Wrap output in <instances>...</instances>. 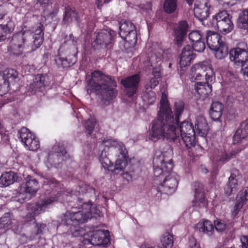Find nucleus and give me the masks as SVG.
<instances>
[{"label": "nucleus", "instance_id": "obj_1", "mask_svg": "<svg viewBox=\"0 0 248 248\" xmlns=\"http://www.w3.org/2000/svg\"><path fill=\"white\" fill-rule=\"evenodd\" d=\"M160 105L158 117L151 123L148 138L154 142L165 139L173 142H178L179 133L176 132V125L173 123L172 111L164 93L162 95Z\"/></svg>", "mask_w": 248, "mask_h": 248}, {"label": "nucleus", "instance_id": "obj_2", "mask_svg": "<svg viewBox=\"0 0 248 248\" xmlns=\"http://www.w3.org/2000/svg\"><path fill=\"white\" fill-rule=\"evenodd\" d=\"M81 210L77 212L67 211L59 217L57 220V229L64 228L65 231L70 232L75 237L84 234V231L76 226L78 223H83L88 219L96 217L99 211L92 207L91 202H84L82 205Z\"/></svg>", "mask_w": 248, "mask_h": 248}, {"label": "nucleus", "instance_id": "obj_3", "mask_svg": "<svg viewBox=\"0 0 248 248\" xmlns=\"http://www.w3.org/2000/svg\"><path fill=\"white\" fill-rule=\"evenodd\" d=\"M116 82L111 77L107 76L100 71H95L92 73V78L87 86L89 93L94 92L99 94L104 103H109L117 95Z\"/></svg>", "mask_w": 248, "mask_h": 248}, {"label": "nucleus", "instance_id": "obj_4", "mask_svg": "<svg viewBox=\"0 0 248 248\" xmlns=\"http://www.w3.org/2000/svg\"><path fill=\"white\" fill-rule=\"evenodd\" d=\"M67 40L68 45H62L59 49V54L55 58V62L59 68H65L73 65L76 62L78 52L76 41L72 34Z\"/></svg>", "mask_w": 248, "mask_h": 248}, {"label": "nucleus", "instance_id": "obj_5", "mask_svg": "<svg viewBox=\"0 0 248 248\" xmlns=\"http://www.w3.org/2000/svg\"><path fill=\"white\" fill-rule=\"evenodd\" d=\"M30 37V32L26 31L14 34L9 42L8 51L17 56L22 55L25 50L31 52V43H29Z\"/></svg>", "mask_w": 248, "mask_h": 248}, {"label": "nucleus", "instance_id": "obj_6", "mask_svg": "<svg viewBox=\"0 0 248 248\" xmlns=\"http://www.w3.org/2000/svg\"><path fill=\"white\" fill-rule=\"evenodd\" d=\"M176 132L179 133V139L178 142H174L177 145L180 143V140L182 139L187 148H190L195 146L196 132L191 123L186 121L182 122L180 125L177 123Z\"/></svg>", "mask_w": 248, "mask_h": 248}, {"label": "nucleus", "instance_id": "obj_7", "mask_svg": "<svg viewBox=\"0 0 248 248\" xmlns=\"http://www.w3.org/2000/svg\"><path fill=\"white\" fill-rule=\"evenodd\" d=\"M231 18L230 15L226 11H220L213 17L212 26L220 32H230L233 27Z\"/></svg>", "mask_w": 248, "mask_h": 248}, {"label": "nucleus", "instance_id": "obj_8", "mask_svg": "<svg viewBox=\"0 0 248 248\" xmlns=\"http://www.w3.org/2000/svg\"><path fill=\"white\" fill-rule=\"evenodd\" d=\"M116 32L111 29L102 30L98 32L92 43L95 49L110 48L113 46Z\"/></svg>", "mask_w": 248, "mask_h": 248}, {"label": "nucleus", "instance_id": "obj_9", "mask_svg": "<svg viewBox=\"0 0 248 248\" xmlns=\"http://www.w3.org/2000/svg\"><path fill=\"white\" fill-rule=\"evenodd\" d=\"M155 176L160 177L161 175H166L169 173L173 168V164L171 158H166L164 155L161 154L153 158Z\"/></svg>", "mask_w": 248, "mask_h": 248}, {"label": "nucleus", "instance_id": "obj_10", "mask_svg": "<svg viewBox=\"0 0 248 248\" xmlns=\"http://www.w3.org/2000/svg\"><path fill=\"white\" fill-rule=\"evenodd\" d=\"M229 54L230 59L235 68L248 64V47L246 45L243 47L237 46L231 49Z\"/></svg>", "mask_w": 248, "mask_h": 248}, {"label": "nucleus", "instance_id": "obj_11", "mask_svg": "<svg viewBox=\"0 0 248 248\" xmlns=\"http://www.w3.org/2000/svg\"><path fill=\"white\" fill-rule=\"evenodd\" d=\"M119 35L131 44L137 42V35L134 24L129 21H123L120 25Z\"/></svg>", "mask_w": 248, "mask_h": 248}, {"label": "nucleus", "instance_id": "obj_12", "mask_svg": "<svg viewBox=\"0 0 248 248\" xmlns=\"http://www.w3.org/2000/svg\"><path fill=\"white\" fill-rule=\"evenodd\" d=\"M168 174L163 182L158 186L157 191L161 193L171 194L176 189L179 176L175 173L171 171Z\"/></svg>", "mask_w": 248, "mask_h": 248}, {"label": "nucleus", "instance_id": "obj_13", "mask_svg": "<svg viewBox=\"0 0 248 248\" xmlns=\"http://www.w3.org/2000/svg\"><path fill=\"white\" fill-rule=\"evenodd\" d=\"M19 138L21 141L28 149L31 151H36L40 147L38 140L29 130L26 127H22L18 131Z\"/></svg>", "mask_w": 248, "mask_h": 248}, {"label": "nucleus", "instance_id": "obj_14", "mask_svg": "<svg viewBox=\"0 0 248 248\" xmlns=\"http://www.w3.org/2000/svg\"><path fill=\"white\" fill-rule=\"evenodd\" d=\"M108 232V230L102 231L100 230L89 232L87 235L89 238L85 237V244H86V242H87L95 246L107 245L109 241V238L107 236Z\"/></svg>", "mask_w": 248, "mask_h": 248}, {"label": "nucleus", "instance_id": "obj_15", "mask_svg": "<svg viewBox=\"0 0 248 248\" xmlns=\"http://www.w3.org/2000/svg\"><path fill=\"white\" fill-rule=\"evenodd\" d=\"M211 4L209 0H196L194 4V15L199 20L207 19L210 15Z\"/></svg>", "mask_w": 248, "mask_h": 248}, {"label": "nucleus", "instance_id": "obj_16", "mask_svg": "<svg viewBox=\"0 0 248 248\" xmlns=\"http://www.w3.org/2000/svg\"><path fill=\"white\" fill-rule=\"evenodd\" d=\"M140 79V74H137L121 80L122 85L127 89L126 94L128 97L132 96L137 93Z\"/></svg>", "mask_w": 248, "mask_h": 248}, {"label": "nucleus", "instance_id": "obj_17", "mask_svg": "<svg viewBox=\"0 0 248 248\" xmlns=\"http://www.w3.org/2000/svg\"><path fill=\"white\" fill-rule=\"evenodd\" d=\"M194 72L204 74L207 82H213L215 79L213 70L207 62L194 64L191 69L190 73Z\"/></svg>", "mask_w": 248, "mask_h": 248}, {"label": "nucleus", "instance_id": "obj_18", "mask_svg": "<svg viewBox=\"0 0 248 248\" xmlns=\"http://www.w3.org/2000/svg\"><path fill=\"white\" fill-rule=\"evenodd\" d=\"M44 25L41 23H38L32 28L33 34L30 37L33 39L31 43L30 51H34L42 44L44 40Z\"/></svg>", "mask_w": 248, "mask_h": 248}, {"label": "nucleus", "instance_id": "obj_19", "mask_svg": "<svg viewBox=\"0 0 248 248\" xmlns=\"http://www.w3.org/2000/svg\"><path fill=\"white\" fill-rule=\"evenodd\" d=\"M57 200V197L44 198L38 201L36 204H30L28 206V210L31 218L44 212L48 204Z\"/></svg>", "mask_w": 248, "mask_h": 248}, {"label": "nucleus", "instance_id": "obj_20", "mask_svg": "<svg viewBox=\"0 0 248 248\" xmlns=\"http://www.w3.org/2000/svg\"><path fill=\"white\" fill-rule=\"evenodd\" d=\"M188 25L186 21H181L178 22L175 28L174 32V43L178 47L182 46L188 31Z\"/></svg>", "mask_w": 248, "mask_h": 248}, {"label": "nucleus", "instance_id": "obj_21", "mask_svg": "<svg viewBox=\"0 0 248 248\" xmlns=\"http://www.w3.org/2000/svg\"><path fill=\"white\" fill-rule=\"evenodd\" d=\"M48 77L46 75H37L29 86V91L34 93L37 91L43 92L48 82Z\"/></svg>", "mask_w": 248, "mask_h": 248}, {"label": "nucleus", "instance_id": "obj_22", "mask_svg": "<svg viewBox=\"0 0 248 248\" xmlns=\"http://www.w3.org/2000/svg\"><path fill=\"white\" fill-rule=\"evenodd\" d=\"M195 200L193 201V206L195 207H204L206 205V201L203 194V187L202 184L199 182L194 183Z\"/></svg>", "mask_w": 248, "mask_h": 248}, {"label": "nucleus", "instance_id": "obj_23", "mask_svg": "<svg viewBox=\"0 0 248 248\" xmlns=\"http://www.w3.org/2000/svg\"><path fill=\"white\" fill-rule=\"evenodd\" d=\"M239 177V171L235 169H232L227 185L225 188V192L226 195H230L237 191Z\"/></svg>", "mask_w": 248, "mask_h": 248}, {"label": "nucleus", "instance_id": "obj_24", "mask_svg": "<svg viewBox=\"0 0 248 248\" xmlns=\"http://www.w3.org/2000/svg\"><path fill=\"white\" fill-rule=\"evenodd\" d=\"M195 55L191 46L186 45L182 49L180 56L181 67H185L190 65L191 61L194 59Z\"/></svg>", "mask_w": 248, "mask_h": 248}, {"label": "nucleus", "instance_id": "obj_25", "mask_svg": "<svg viewBox=\"0 0 248 248\" xmlns=\"http://www.w3.org/2000/svg\"><path fill=\"white\" fill-rule=\"evenodd\" d=\"M26 181L24 192L29 195V197L26 198L30 199L31 197L35 195L39 186L37 181L31 176H28Z\"/></svg>", "mask_w": 248, "mask_h": 248}, {"label": "nucleus", "instance_id": "obj_26", "mask_svg": "<svg viewBox=\"0 0 248 248\" xmlns=\"http://www.w3.org/2000/svg\"><path fill=\"white\" fill-rule=\"evenodd\" d=\"M206 39L210 49H216L218 45L224 42L222 36L219 33L211 31H207Z\"/></svg>", "mask_w": 248, "mask_h": 248}, {"label": "nucleus", "instance_id": "obj_27", "mask_svg": "<svg viewBox=\"0 0 248 248\" xmlns=\"http://www.w3.org/2000/svg\"><path fill=\"white\" fill-rule=\"evenodd\" d=\"M248 138V119L243 121L233 137V143H239L241 140Z\"/></svg>", "mask_w": 248, "mask_h": 248}, {"label": "nucleus", "instance_id": "obj_28", "mask_svg": "<svg viewBox=\"0 0 248 248\" xmlns=\"http://www.w3.org/2000/svg\"><path fill=\"white\" fill-rule=\"evenodd\" d=\"M248 200V187H246L239 192L237 197L236 203L233 208L232 214L234 215H236L240 210L242 208L243 205L246 203V202Z\"/></svg>", "mask_w": 248, "mask_h": 248}, {"label": "nucleus", "instance_id": "obj_29", "mask_svg": "<svg viewBox=\"0 0 248 248\" xmlns=\"http://www.w3.org/2000/svg\"><path fill=\"white\" fill-rule=\"evenodd\" d=\"M196 132L202 137H205L208 130V126L205 119L202 116H197L195 124Z\"/></svg>", "mask_w": 248, "mask_h": 248}, {"label": "nucleus", "instance_id": "obj_30", "mask_svg": "<svg viewBox=\"0 0 248 248\" xmlns=\"http://www.w3.org/2000/svg\"><path fill=\"white\" fill-rule=\"evenodd\" d=\"M20 179L13 171L4 172L0 177V187L7 186L15 181H19Z\"/></svg>", "mask_w": 248, "mask_h": 248}, {"label": "nucleus", "instance_id": "obj_31", "mask_svg": "<svg viewBox=\"0 0 248 248\" xmlns=\"http://www.w3.org/2000/svg\"><path fill=\"white\" fill-rule=\"evenodd\" d=\"M212 82H199L194 85V89L198 94L203 98L206 97L212 92Z\"/></svg>", "mask_w": 248, "mask_h": 248}, {"label": "nucleus", "instance_id": "obj_32", "mask_svg": "<svg viewBox=\"0 0 248 248\" xmlns=\"http://www.w3.org/2000/svg\"><path fill=\"white\" fill-rule=\"evenodd\" d=\"M223 105L222 103L216 101L212 103L210 106L209 114L214 121L218 120L222 115Z\"/></svg>", "mask_w": 248, "mask_h": 248}, {"label": "nucleus", "instance_id": "obj_33", "mask_svg": "<svg viewBox=\"0 0 248 248\" xmlns=\"http://www.w3.org/2000/svg\"><path fill=\"white\" fill-rule=\"evenodd\" d=\"M5 83H8V88L10 85H14L18 79V73L14 69L5 70L2 74Z\"/></svg>", "mask_w": 248, "mask_h": 248}, {"label": "nucleus", "instance_id": "obj_34", "mask_svg": "<svg viewBox=\"0 0 248 248\" xmlns=\"http://www.w3.org/2000/svg\"><path fill=\"white\" fill-rule=\"evenodd\" d=\"M78 13L75 9L71 8L69 6L65 7L63 17V22L65 24H69L73 20L78 21Z\"/></svg>", "mask_w": 248, "mask_h": 248}, {"label": "nucleus", "instance_id": "obj_35", "mask_svg": "<svg viewBox=\"0 0 248 248\" xmlns=\"http://www.w3.org/2000/svg\"><path fill=\"white\" fill-rule=\"evenodd\" d=\"M197 227L199 231L209 236L212 235L214 232V225L209 220H205L202 222H199Z\"/></svg>", "mask_w": 248, "mask_h": 248}, {"label": "nucleus", "instance_id": "obj_36", "mask_svg": "<svg viewBox=\"0 0 248 248\" xmlns=\"http://www.w3.org/2000/svg\"><path fill=\"white\" fill-rule=\"evenodd\" d=\"M214 51L216 58L221 60L225 58L228 54V48L224 42L218 45L216 49H212Z\"/></svg>", "mask_w": 248, "mask_h": 248}, {"label": "nucleus", "instance_id": "obj_37", "mask_svg": "<svg viewBox=\"0 0 248 248\" xmlns=\"http://www.w3.org/2000/svg\"><path fill=\"white\" fill-rule=\"evenodd\" d=\"M14 28L15 24L10 16L7 17L6 19L3 20L1 24H0V29L3 33H5L6 36L7 34L12 33Z\"/></svg>", "mask_w": 248, "mask_h": 248}, {"label": "nucleus", "instance_id": "obj_38", "mask_svg": "<svg viewBox=\"0 0 248 248\" xmlns=\"http://www.w3.org/2000/svg\"><path fill=\"white\" fill-rule=\"evenodd\" d=\"M125 152L126 151H124V153L120 152L122 155V158L118 159L116 161L114 169H112L111 171L117 173L124 171L127 164Z\"/></svg>", "mask_w": 248, "mask_h": 248}, {"label": "nucleus", "instance_id": "obj_39", "mask_svg": "<svg viewBox=\"0 0 248 248\" xmlns=\"http://www.w3.org/2000/svg\"><path fill=\"white\" fill-rule=\"evenodd\" d=\"M161 247L160 248H172L173 245V236L169 233L165 232L160 238Z\"/></svg>", "mask_w": 248, "mask_h": 248}, {"label": "nucleus", "instance_id": "obj_40", "mask_svg": "<svg viewBox=\"0 0 248 248\" xmlns=\"http://www.w3.org/2000/svg\"><path fill=\"white\" fill-rule=\"evenodd\" d=\"M13 220L14 219L12 214L10 213H5L0 218V229H3L8 228L13 224Z\"/></svg>", "mask_w": 248, "mask_h": 248}, {"label": "nucleus", "instance_id": "obj_41", "mask_svg": "<svg viewBox=\"0 0 248 248\" xmlns=\"http://www.w3.org/2000/svg\"><path fill=\"white\" fill-rule=\"evenodd\" d=\"M177 8V0H165L163 10L168 14L174 13Z\"/></svg>", "mask_w": 248, "mask_h": 248}, {"label": "nucleus", "instance_id": "obj_42", "mask_svg": "<svg viewBox=\"0 0 248 248\" xmlns=\"http://www.w3.org/2000/svg\"><path fill=\"white\" fill-rule=\"evenodd\" d=\"M238 26L240 28L248 31V9L243 10L240 15Z\"/></svg>", "mask_w": 248, "mask_h": 248}, {"label": "nucleus", "instance_id": "obj_43", "mask_svg": "<svg viewBox=\"0 0 248 248\" xmlns=\"http://www.w3.org/2000/svg\"><path fill=\"white\" fill-rule=\"evenodd\" d=\"M184 110V103L182 101L176 102L174 104L175 118L173 117V123L176 125L179 121V117Z\"/></svg>", "mask_w": 248, "mask_h": 248}, {"label": "nucleus", "instance_id": "obj_44", "mask_svg": "<svg viewBox=\"0 0 248 248\" xmlns=\"http://www.w3.org/2000/svg\"><path fill=\"white\" fill-rule=\"evenodd\" d=\"M103 144L105 146L108 148L114 147L118 148L120 152L124 153V151H126L124 145L122 142H119L118 141L114 140L109 139L105 140L104 141Z\"/></svg>", "mask_w": 248, "mask_h": 248}, {"label": "nucleus", "instance_id": "obj_45", "mask_svg": "<svg viewBox=\"0 0 248 248\" xmlns=\"http://www.w3.org/2000/svg\"><path fill=\"white\" fill-rule=\"evenodd\" d=\"M99 161L105 169H108L109 171L112 170V165L107 156L106 152L102 151L99 157Z\"/></svg>", "mask_w": 248, "mask_h": 248}, {"label": "nucleus", "instance_id": "obj_46", "mask_svg": "<svg viewBox=\"0 0 248 248\" xmlns=\"http://www.w3.org/2000/svg\"><path fill=\"white\" fill-rule=\"evenodd\" d=\"M188 38L191 45L204 39L200 31H191L188 34Z\"/></svg>", "mask_w": 248, "mask_h": 248}, {"label": "nucleus", "instance_id": "obj_47", "mask_svg": "<svg viewBox=\"0 0 248 248\" xmlns=\"http://www.w3.org/2000/svg\"><path fill=\"white\" fill-rule=\"evenodd\" d=\"M235 152L231 153L230 154L228 155L226 152H218V154L215 157V159L216 161H219L221 162H226L230 159L233 155H235Z\"/></svg>", "mask_w": 248, "mask_h": 248}, {"label": "nucleus", "instance_id": "obj_48", "mask_svg": "<svg viewBox=\"0 0 248 248\" xmlns=\"http://www.w3.org/2000/svg\"><path fill=\"white\" fill-rule=\"evenodd\" d=\"M96 124V121L93 118H91L86 121L85 127L86 132L88 135H91Z\"/></svg>", "mask_w": 248, "mask_h": 248}, {"label": "nucleus", "instance_id": "obj_49", "mask_svg": "<svg viewBox=\"0 0 248 248\" xmlns=\"http://www.w3.org/2000/svg\"><path fill=\"white\" fill-rule=\"evenodd\" d=\"M143 99L147 104H152L155 101V94L154 92L149 91L144 94Z\"/></svg>", "mask_w": 248, "mask_h": 248}, {"label": "nucleus", "instance_id": "obj_50", "mask_svg": "<svg viewBox=\"0 0 248 248\" xmlns=\"http://www.w3.org/2000/svg\"><path fill=\"white\" fill-rule=\"evenodd\" d=\"M192 48L193 50L201 52H202L205 48V44L204 42V39L201 40L195 43L192 44Z\"/></svg>", "mask_w": 248, "mask_h": 248}, {"label": "nucleus", "instance_id": "obj_51", "mask_svg": "<svg viewBox=\"0 0 248 248\" xmlns=\"http://www.w3.org/2000/svg\"><path fill=\"white\" fill-rule=\"evenodd\" d=\"M214 226L217 231L222 232L225 230L226 224L223 220L217 219L214 221Z\"/></svg>", "mask_w": 248, "mask_h": 248}, {"label": "nucleus", "instance_id": "obj_52", "mask_svg": "<svg viewBox=\"0 0 248 248\" xmlns=\"http://www.w3.org/2000/svg\"><path fill=\"white\" fill-rule=\"evenodd\" d=\"M8 91V83H5L2 74L0 73V93H5Z\"/></svg>", "mask_w": 248, "mask_h": 248}, {"label": "nucleus", "instance_id": "obj_53", "mask_svg": "<svg viewBox=\"0 0 248 248\" xmlns=\"http://www.w3.org/2000/svg\"><path fill=\"white\" fill-rule=\"evenodd\" d=\"M158 78H151L148 84L145 85L146 90L155 88L158 84Z\"/></svg>", "mask_w": 248, "mask_h": 248}, {"label": "nucleus", "instance_id": "obj_54", "mask_svg": "<svg viewBox=\"0 0 248 248\" xmlns=\"http://www.w3.org/2000/svg\"><path fill=\"white\" fill-rule=\"evenodd\" d=\"M46 186H49L51 188H57L59 186V183L54 178H50L45 182Z\"/></svg>", "mask_w": 248, "mask_h": 248}, {"label": "nucleus", "instance_id": "obj_55", "mask_svg": "<svg viewBox=\"0 0 248 248\" xmlns=\"http://www.w3.org/2000/svg\"><path fill=\"white\" fill-rule=\"evenodd\" d=\"M66 151L64 147L62 146H59L57 149V154L56 155L59 157L60 159L63 161L64 160V155L66 154Z\"/></svg>", "mask_w": 248, "mask_h": 248}, {"label": "nucleus", "instance_id": "obj_56", "mask_svg": "<svg viewBox=\"0 0 248 248\" xmlns=\"http://www.w3.org/2000/svg\"><path fill=\"white\" fill-rule=\"evenodd\" d=\"M161 58L160 56H157L155 54H152L149 59V63L151 66L154 67L155 64H157L161 61Z\"/></svg>", "mask_w": 248, "mask_h": 248}, {"label": "nucleus", "instance_id": "obj_57", "mask_svg": "<svg viewBox=\"0 0 248 248\" xmlns=\"http://www.w3.org/2000/svg\"><path fill=\"white\" fill-rule=\"evenodd\" d=\"M7 15V12L4 6L0 5V21L6 18L7 17H9Z\"/></svg>", "mask_w": 248, "mask_h": 248}, {"label": "nucleus", "instance_id": "obj_58", "mask_svg": "<svg viewBox=\"0 0 248 248\" xmlns=\"http://www.w3.org/2000/svg\"><path fill=\"white\" fill-rule=\"evenodd\" d=\"M46 227V225L43 223L36 224L35 227V235L41 234L42 233V231Z\"/></svg>", "mask_w": 248, "mask_h": 248}, {"label": "nucleus", "instance_id": "obj_59", "mask_svg": "<svg viewBox=\"0 0 248 248\" xmlns=\"http://www.w3.org/2000/svg\"><path fill=\"white\" fill-rule=\"evenodd\" d=\"M240 70L241 74L244 77L246 80L248 81V64H246L245 66H241Z\"/></svg>", "mask_w": 248, "mask_h": 248}, {"label": "nucleus", "instance_id": "obj_60", "mask_svg": "<svg viewBox=\"0 0 248 248\" xmlns=\"http://www.w3.org/2000/svg\"><path fill=\"white\" fill-rule=\"evenodd\" d=\"M159 66V64H157L155 65V68H153V75L154 76V78H159L160 77V69L158 67Z\"/></svg>", "mask_w": 248, "mask_h": 248}, {"label": "nucleus", "instance_id": "obj_61", "mask_svg": "<svg viewBox=\"0 0 248 248\" xmlns=\"http://www.w3.org/2000/svg\"><path fill=\"white\" fill-rule=\"evenodd\" d=\"M242 248H248V236H243L240 239Z\"/></svg>", "mask_w": 248, "mask_h": 248}, {"label": "nucleus", "instance_id": "obj_62", "mask_svg": "<svg viewBox=\"0 0 248 248\" xmlns=\"http://www.w3.org/2000/svg\"><path fill=\"white\" fill-rule=\"evenodd\" d=\"M189 246L191 248H199V245L196 243V240L194 238H190L189 239Z\"/></svg>", "mask_w": 248, "mask_h": 248}, {"label": "nucleus", "instance_id": "obj_63", "mask_svg": "<svg viewBox=\"0 0 248 248\" xmlns=\"http://www.w3.org/2000/svg\"><path fill=\"white\" fill-rule=\"evenodd\" d=\"M191 76V80H200L201 79V78L204 75V74H201V73H195V72L193 73H190Z\"/></svg>", "mask_w": 248, "mask_h": 248}, {"label": "nucleus", "instance_id": "obj_64", "mask_svg": "<svg viewBox=\"0 0 248 248\" xmlns=\"http://www.w3.org/2000/svg\"><path fill=\"white\" fill-rule=\"evenodd\" d=\"M90 189H91V188L89 186H87L86 185H82L79 187V192L81 193L82 194H84Z\"/></svg>", "mask_w": 248, "mask_h": 248}]
</instances>
